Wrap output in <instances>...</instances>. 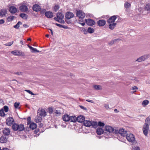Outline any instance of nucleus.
I'll use <instances>...</instances> for the list:
<instances>
[{
	"label": "nucleus",
	"instance_id": "obj_39",
	"mask_svg": "<svg viewBox=\"0 0 150 150\" xmlns=\"http://www.w3.org/2000/svg\"><path fill=\"white\" fill-rule=\"evenodd\" d=\"M144 8L145 10L150 11V4H147L146 5Z\"/></svg>",
	"mask_w": 150,
	"mask_h": 150
},
{
	"label": "nucleus",
	"instance_id": "obj_56",
	"mask_svg": "<svg viewBox=\"0 0 150 150\" xmlns=\"http://www.w3.org/2000/svg\"><path fill=\"white\" fill-rule=\"evenodd\" d=\"M104 106L107 109L109 108V105L108 104H105L104 105Z\"/></svg>",
	"mask_w": 150,
	"mask_h": 150
},
{
	"label": "nucleus",
	"instance_id": "obj_20",
	"mask_svg": "<svg viewBox=\"0 0 150 150\" xmlns=\"http://www.w3.org/2000/svg\"><path fill=\"white\" fill-rule=\"evenodd\" d=\"M97 134L98 135H101L104 133H105V130H103V129L101 128H98L96 130Z\"/></svg>",
	"mask_w": 150,
	"mask_h": 150
},
{
	"label": "nucleus",
	"instance_id": "obj_13",
	"mask_svg": "<svg viewBox=\"0 0 150 150\" xmlns=\"http://www.w3.org/2000/svg\"><path fill=\"white\" fill-rule=\"evenodd\" d=\"M97 24L99 26H103L106 24V21L104 20H100L97 21Z\"/></svg>",
	"mask_w": 150,
	"mask_h": 150
},
{
	"label": "nucleus",
	"instance_id": "obj_2",
	"mask_svg": "<svg viewBox=\"0 0 150 150\" xmlns=\"http://www.w3.org/2000/svg\"><path fill=\"white\" fill-rule=\"evenodd\" d=\"M114 133H115V134H120L121 136L124 137L126 135L127 132L123 129H120L119 130H118V129H115Z\"/></svg>",
	"mask_w": 150,
	"mask_h": 150
},
{
	"label": "nucleus",
	"instance_id": "obj_19",
	"mask_svg": "<svg viewBox=\"0 0 150 150\" xmlns=\"http://www.w3.org/2000/svg\"><path fill=\"white\" fill-rule=\"evenodd\" d=\"M11 53L14 55L17 56L23 55L22 54L23 53L20 51L16 50L11 52Z\"/></svg>",
	"mask_w": 150,
	"mask_h": 150
},
{
	"label": "nucleus",
	"instance_id": "obj_12",
	"mask_svg": "<svg viewBox=\"0 0 150 150\" xmlns=\"http://www.w3.org/2000/svg\"><path fill=\"white\" fill-rule=\"evenodd\" d=\"M9 11L11 13L14 14L17 12V9L15 6H12L9 7Z\"/></svg>",
	"mask_w": 150,
	"mask_h": 150
},
{
	"label": "nucleus",
	"instance_id": "obj_8",
	"mask_svg": "<svg viewBox=\"0 0 150 150\" xmlns=\"http://www.w3.org/2000/svg\"><path fill=\"white\" fill-rule=\"evenodd\" d=\"M85 21L87 24L89 26H92L96 23L95 21L91 19H85Z\"/></svg>",
	"mask_w": 150,
	"mask_h": 150
},
{
	"label": "nucleus",
	"instance_id": "obj_41",
	"mask_svg": "<svg viewBox=\"0 0 150 150\" xmlns=\"http://www.w3.org/2000/svg\"><path fill=\"white\" fill-rule=\"evenodd\" d=\"M145 123L150 125V115L147 117L145 120Z\"/></svg>",
	"mask_w": 150,
	"mask_h": 150
},
{
	"label": "nucleus",
	"instance_id": "obj_16",
	"mask_svg": "<svg viewBox=\"0 0 150 150\" xmlns=\"http://www.w3.org/2000/svg\"><path fill=\"white\" fill-rule=\"evenodd\" d=\"M77 121L79 122H84L85 120V118L84 117L81 116V115H80L79 116L77 117Z\"/></svg>",
	"mask_w": 150,
	"mask_h": 150
},
{
	"label": "nucleus",
	"instance_id": "obj_14",
	"mask_svg": "<svg viewBox=\"0 0 150 150\" xmlns=\"http://www.w3.org/2000/svg\"><path fill=\"white\" fill-rule=\"evenodd\" d=\"M33 9L35 11H40V6L38 4H34L33 6Z\"/></svg>",
	"mask_w": 150,
	"mask_h": 150
},
{
	"label": "nucleus",
	"instance_id": "obj_63",
	"mask_svg": "<svg viewBox=\"0 0 150 150\" xmlns=\"http://www.w3.org/2000/svg\"><path fill=\"white\" fill-rule=\"evenodd\" d=\"M39 127L41 128L43 126V124L42 123H40L38 125Z\"/></svg>",
	"mask_w": 150,
	"mask_h": 150
},
{
	"label": "nucleus",
	"instance_id": "obj_30",
	"mask_svg": "<svg viewBox=\"0 0 150 150\" xmlns=\"http://www.w3.org/2000/svg\"><path fill=\"white\" fill-rule=\"evenodd\" d=\"M18 124L14 123L13 124L12 128L13 129L14 131H17L18 130Z\"/></svg>",
	"mask_w": 150,
	"mask_h": 150
},
{
	"label": "nucleus",
	"instance_id": "obj_18",
	"mask_svg": "<svg viewBox=\"0 0 150 150\" xmlns=\"http://www.w3.org/2000/svg\"><path fill=\"white\" fill-rule=\"evenodd\" d=\"M3 133L5 136H8L10 133V131L9 128H5L3 130Z\"/></svg>",
	"mask_w": 150,
	"mask_h": 150
},
{
	"label": "nucleus",
	"instance_id": "obj_58",
	"mask_svg": "<svg viewBox=\"0 0 150 150\" xmlns=\"http://www.w3.org/2000/svg\"><path fill=\"white\" fill-rule=\"evenodd\" d=\"M54 19L56 21H57V22H59V20H60L59 19V18L58 17V16H56V17H55L54 18Z\"/></svg>",
	"mask_w": 150,
	"mask_h": 150
},
{
	"label": "nucleus",
	"instance_id": "obj_25",
	"mask_svg": "<svg viewBox=\"0 0 150 150\" xmlns=\"http://www.w3.org/2000/svg\"><path fill=\"white\" fill-rule=\"evenodd\" d=\"M56 16H58L59 20L63 19L64 18V15L62 13L58 12L56 14Z\"/></svg>",
	"mask_w": 150,
	"mask_h": 150
},
{
	"label": "nucleus",
	"instance_id": "obj_27",
	"mask_svg": "<svg viewBox=\"0 0 150 150\" xmlns=\"http://www.w3.org/2000/svg\"><path fill=\"white\" fill-rule=\"evenodd\" d=\"M37 127V125L34 122H32L30 124V128L32 129H35Z\"/></svg>",
	"mask_w": 150,
	"mask_h": 150
},
{
	"label": "nucleus",
	"instance_id": "obj_1",
	"mask_svg": "<svg viewBox=\"0 0 150 150\" xmlns=\"http://www.w3.org/2000/svg\"><path fill=\"white\" fill-rule=\"evenodd\" d=\"M76 15V17H78L80 19L79 21H82L81 20L85 17V13L81 10L77 11Z\"/></svg>",
	"mask_w": 150,
	"mask_h": 150
},
{
	"label": "nucleus",
	"instance_id": "obj_36",
	"mask_svg": "<svg viewBox=\"0 0 150 150\" xmlns=\"http://www.w3.org/2000/svg\"><path fill=\"white\" fill-rule=\"evenodd\" d=\"M91 126H92V127L94 128H96L98 126L97 122H91Z\"/></svg>",
	"mask_w": 150,
	"mask_h": 150
},
{
	"label": "nucleus",
	"instance_id": "obj_33",
	"mask_svg": "<svg viewBox=\"0 0 150 150\" xmlns=\"http://www.w3.org/2000/svg\"><path fill=\"white\" fill-rule=\"evenodd\" d=\"M42 120V117L38 116V115L36 117L35 120L36 122H41Z\"/></svg>",
	"mask_w": 150,
	"mask_h": 150
},
{
	"label": "nucleus",
	"instance_id": "obj_47",
	"mask_svg": "<svg viewBox=\"0 0 150 150\" xmlns=\"http://www.w3.org/2000/svg\"><path fill=\"white\" fill-rule=\"evenodd\" d=\"M70 19L65 18V22L68 24H69L72 23V21Z\"/></svg>",
	"mask_w": 150,
	"mask_h": 150
},
{
	"label": "nucleus",
	"instance_id": "obj_40",
	"mask_svg": "<svg viewBox=\"0 0 150 150\" xmlns=\"http://www.w3.org/2000/svg\"><path fill=\"white\" fill-rule=\"evenodd\" d=\"M94 30L93 28L89 27L88 28L87 31L90 33H92L94 32Z\"/></svg>",
	"mask_w": 150,
	"mask_h": 150
},
{
	"label": "nucleus",
	"instance_id": "obj_10",
	"mask_svg": "<svg viewBox=\"0 0 150 150\" xmlns=\"http://www.w3.org/2000/svg\"><path fill=\"white\" fill-rule=\"evenodd\" d=\"M117 18L116 15H114L111 16L108 20L107 22L109 23H114L116 19Z\"/></svg>",
	"mask_w": 150,
	"mask_h": 150
},
{
	"label": "nucleus",
	"instance_id": "obj_15",
	"mask_svg": "<svg viewBox=\"0 0 150 150\" xmlns=\"http://www.w3.org/2000/svg\"><path fill=\"white\" fill-rule=\"evenodd\" d=\"M20 10L22 12H26L28 11V8L25 5H22L20 6Z\"/></svg>",
	"mask_w": 150,
	"mask_h": 150
},
{
	"label": "nucleus",
	"instance_id": "obj_4",
	"mask_svg": "<svg viewBox=\"0 0 150 150\" xmlns=\"http://www.w3.org/2000/svg\"><path fill=\"white\" fill-rule=\"evenodd\" d=\"M126 137L127 140L131 142H133L135 140V137L134 135L132 134H126Z\"/></svg>",
	"mask_w": 150,
	"mask_h": 150
},
{
	"label": "nucleus",
	"instance_id": "obj_45",
	"mask_svg": "<svg viewBox=\"0 0 150 150\" xmlns=\"http://www.w3.org/2000/svg\"><path fill=\"white\" fill-rule=\"evenodd\" d=\"M53 109L51 107H49L48 108V112L50 114H51L53 113Z\"/></svg>",
	"mask_w": 150,
	"mask_h": 150
},
{
	"label": "nucleus",
	"instance_id": "obj_32",
	"mask_svg": "<svg viewBox=\"0 0 150 150\" xmlns=\"http://www.w3.org/2000/svg\"><path fill=\"white\" fill-rule=\"evenodd\" d=\"M20 16L22 18L25 20L27 19L28 18V15L25 13H21L20 14Z\"/></svg>",
	"mask_w": 150,
	"mask_h": 150
},
{
	"label": "nucleus",
	"instance_id": "obj_7",
	"mask_svg": "<svg viewBox=\"0 0 150 150\" xmlns=\"http://www.w3.org/2000/svg\"><path fill=\"white\" fill-rule=\"evenodd\" d=\"M149 56L150 55L149 54H144V55L138 58L136 61L138 62L144 61L145 60L149 58Z\"/></svg>",
	"mask_w": 150,
	"mask_h": 150
},
{
	"label": "nucleus",
	"instance_id": "obj_6",
	"mask_svg": "<svg viewBox=\"0 0 150 150\" xmlns=\"http://www.w3.org/2000/svg\"><path fill=\"white\" fill-rule=\"evenodd\" d=\"M37 114L40 117H44L46 115V112L44 109H39L38 110Z\"/></svg>",
	"mask_w": 150,
	"mask_h": 150
},
{
	"label": "nucleus",
	"instance_id": "obj_9",
	"mask_svg": "<svg viewBox=\"0 0 150 150\" xmlns=\"http://www.w3.org/2000/svg\"><path fill=\"white\" fill-rule=\"evenodd\" d=\"M14 122V120L12 117H10L7 118L6 120V124L8 126H11Z\"/></svg>",
	"mask_w": 150,
	"mask_h": 150
},
{
	"label": "nucleus",
	"instance_id": "obj_21",
	"mask_svg": "<svg viewBox=\"0 0 150 150\" xmlns=\"http://www.w3.org/2000/svg\"><path fill=\"white\" fill-rule=\"evenodd\" d=\"M70 116L67 114L63 116L62 119L65 122H68L70 120Z\"/></svg>",
	"mask_w": 150,
	"mask_h": 150
},
{
	"label": "nucleus",
	"instance_id": "obj_17",
	"mask_svg": "<svg viewBox=\"0 0 150 150\" xmlns=\"http://www.w3.org/2000/svg\"><path fill=\"white\" fill-rule=\"evenodd\" d=\"M45 15L48 18H51L53 16V13L50 11H46L45 13Z\"/></svg>",
	"mask_w": 150,
	"mask_h": 150
},
{
	"label": "nucleus",
	"instance_id": "obj_35",
	"mask_svg": "<svg viewBox=\"0 0 150 150\" xmlns=\"http://www.w3.org/2000/svg\"><path fill=\"white\" fill-rule=\"evenodd\" d=\"M22 23L20 21H18L17 23L13 26V27L16 29H18L20 27V25H22Z\"/></svg>",
	"mask_w": 150,
	"mask_h": 150
},
{
	"label": "nucleus",
	"instance_id": "obj_23",
	"mask_svg": "<svg viewBox=\"0 0 150 150\" xmlns=\"http://www.w3.org/2000/svg\"><path fill=\"white\" fill-rule=\"evenodd\" d=\"M83 123L84 125L87 127H90L91 126V122L89 120H85Z\"/></svg>",
	"mask_w": 150,
	"mask_h": 150
},
{
	"label": "nucleus",
	"instance_id": "obj_60",
	"mask_svg": "<svg viewBox=\"0 0 150 150\" xmlns=\"http://www.w3.org/2000/svg\"><path fill=\"white\" fill-rule=\"evenodd\" d=\"M79 107L81 109H83L84 110H87L86 108L83 107V106L82 105H79Z\"/></svg>",
	"mask_w": 150,
	"mask_h": 150
},
{
	"label": "nucleus",
	"instance_id": "obj_24",
	"mask_svg": "<svg viewBox=\"0 0 150 150\" xmlns=\"http://www.w3.org/2000/svg\"><path fill=\"white\" fill-rule=\"evenodd\" d=\"M7 140V139L5 137L2 136L0 138V142L1 143H6Z\"/></svg>",
	"mask_w": 150,
	"mask_h": 150
},
{
	"label": "nucleus",
	"instance_id": "obj_34",
	"mask_svg": "<svg viewBox=\"0 0 150 150\" xmlns=\"http://www.w3.org/2000/svg\"><path fill=\"white\" fill-rule=\"evenodd\" d=\"M55 24L56 25L59 27H60V28H64V29H67L68 28V27L67 26H66V25H61V24H58L57 23H56Z\"/></svg>",
	"mask_w": 150,
	"mask_h": 150
},
{
	"label": "nucleus",
	"instance_id": "obj_31",
	"mask_svg": "<svg viewBox=\"0 0 150 150\" xmlns=\"http://www.w3.org/2000/svg\"><path fill=\"white\" fill-rule=\"evenodd\" d=\"M18 130L19 131H22L24 130V126L23 124L18 125Z\"/></svg>",
	"mask_w": 150,
	"mask_h": 150
},
{
	"label": "nucleus",
	"instance_id": "obj_22",
	"mask_svg": "<svg viewBox=\"0 0 150 150\" xmlns=\"http://www.w3.org/2000/svg\"><path fill=\"white\" fill-rule=\"evenodd\" d=\"M7 11L6 9H2L1 10L0 12V14L1 16V17L5 16L7 14Z\"/></svg>",
	"mask_w": 150,
	"mask_h": 150
},
{
	"label": "nucleus",
	"instance_id": "obj_5",
	"mask_svg": "<svg viewBox=\"0 0 150 150\" xmlns=\"http://www.w3.org/2000/svg\"><path fill=\"white\" fill-rule=\"evenodd\" d=\"M115 130L112 127L110 126H106L105 127V133L108 134V133L113 132L115 133L114 132Z\"/></svg>",
	"mask_w": 150,
	"mask_h": 150
},
{
	"label": "nucleus",
	"instance_id": "obj_55",
	"mask_svg": "<svg viewBox=\"0 0 150 150\" xmlns=\"http://www.w3.org/2000/svg\"><path fill=\"white\" fill-rule=\"evenodd\" d=\"M25 91L27 92L28 93L31 94V95H34V94L32 91L29 90H25Z\"/></svg>",
	"mask_w": 150,
	"mask_h": 150
},
{
	"label": "nucleus",
	"instance_id": "obj_26",
	"mask_svg": "<svg viewBox=\"0 0 150 150\" xmlns=\"http://www.w3.org/2000/svg\"><path fill=\"white\" fill-rule=\"evenodd\" d=\"M117 24L116 23H110L109 25V28L111 30H113L116 26Z\"/></svg>",
	"mask_w": 150,
	"mask_h": 150
},
{
	"label": "nucleus",
	"instance_id": "obj_62",
	"mask_svg": "<svg viewBox=\"0 0 150 150\" xmlns=\"http://www.w3.org/2000/svg\"><path fill=\"white\" fill-rule=\"evenodd\" d=\"M39 131V129H36L34 131V132L35 134H37Z\"/></svg>",
	"mask_w": 150,
	"mask_h": 150
},
{
	"label": "nucleus",
	"instance_id": "obj_49",
	"mask_svg": "<svg viewBox=\"0 0 150 150\" xmlns=\"http://www.w3.org/2000/svg\"><path fill=\"white\" fill-rule=\"evenodd\" d=\"M31 51L33 53L35 52H40L39 50H37L36 49L34 48H33L32 50H31Z\"/></svg>",
	"mask_w": 150,
	"mask_h": 150
},
{
	"label": "nucleus",
	"instance_id": "obj_42",
	"mask_svg": "<svg viewBox=\"0 0 150 150\" xmlns=\"http://www.w3.org/2000/svg\"><path fill=\"white\" fill-rule=\"evenodd\" d=\"M149 101L148 100H145L142 103V105L143 106L145 107L148 104Z\"/></svg>",
	"mask_w": 150,
	"mask_h": 150
},
{
	"label": "nucleus",
	"instance_id": "obj_57",
	"mask_svg": "<svg viewBox=\"0 0 150 150\" xmlns=\"http://www.w3.org/2000/svg\"><path fill=\"white\" fill-rule=\"evenodd\" d=\"M14 74H17L18 75H22V73L20 72H14L13 73Z\"/></svg>",
	"mask_w": 150,
	"mask_h": 150
},
{
	"label": "nucleus",
	"instance_id": "obj_44",
	"mask_svg": "<svg viewBox=\"0 0 150 150\" xmlns=\"http://www.w3.org/2000/svg\"><path fill=\"white\" fill-rule=\"evenodd\" d=\"M20 103H19L15 102L14 103V106L15 108H19V106L20 105Z\"/></svg>",
	"mask_w": 150,
	"mask_h": 150
},
{
	"label": "nucleus",
	"instance_id": "obj_52",
	"mask_svg": "<svg viewBox=\"0 0 150 150\" xmlns=\"http://www.w3.org/2000/svg\"><path fill=\"white\" fill-rule=\"evenodd\" d=\"M98 125L100 127H103L105 125V124L104 123L100 121L98 122Z\"/></svg>",
	"mask_w": 150,
	"mask_h": 150
},
{
	"label": "nucleus",
	"instance_id": "obj_28",
	"mask_svg": "<svg viewBox=\"0 0 150 150\" xmlns=\"http://www.w3.org/2000/svg\"><path fill=\"white\" fill-rule=\"evenodd\" d=\"M70 118L69 121L71 122H75L77 121V117L75 116H70Z\"/></svg>",
	"mask_w": 150,
	"mask_h": 150
},
{
	"label": "nucleus",
	"instance_id": "obj_46",
	"mask_svg": "<svg viewBox=\"0 0 150 150\" xmlns=\"http://www.w3.org/2000/svg\"><path fill=\"white\" fill-rule=\"evenodd\" d=\"M59 6L58 5H55L54 8V11H57L59 9Z\"/></svg>",
	"mask_w": 150,
	"mask_h": 150
},
{
	"label": "nucleus",
	"instance_id": "obj_50",
	"mask_svg": "<svg viewBox=\"0 0 150 150\" xmlns=\"http://www.w3.org/2000/svg\"><path fill=\"white\" fill-rule=\"evenodd\" d=\"M4 110L5 112H7L8 110V106L5 105L4 107Z\"/></svg>",
	"mask_w": 150,
	"mask_h": 150
},
{
	"label": "nucleus",
	"instance_id": "obj_29",
	"mask_svg": "<svg viewBox=\"0 0 150 150\" xmlns=\"http://www.w3.org/2000/svg\"><path fill=\"white\" fill-rule=\"evenodd\" d=\"M54 114L56 116H59L61 114V111L59 110H56L54 111Z\"/></svg>",
	"mask_w": 150,
	"mask_h": 150
},
{
	"label": "nucleus",
	"instance_id": "obj_11",
	"mask_svg": "<svg viewBox=\"0 0 150 150\" xmlns=\"http://www.w3.org/2000/svg\"><path fill=\"white\" fill-rule=\"evenodd\" d=\"M74 17V14L73 13L70 12H67L65 15V17L66 18L71 19Z\"/></svg>",
	"mask_w": 150,
	"mask_h": 150
},
{
	"label": "nucleus",
	"instance_id": "obj_38",
	"mask_svg": "<svg viewBox=\"0 0 150 150\" xmlns=\"http://www.w3.org/2000/svg\"><path fill=\"white\" fill-rule=\"evenodd\" d=\"M15 16H8L7 18V20L8 22H10L12 21L14 19Z\"/></svg>",
	"mask_w": 150,
	"mask_h": 150
},
{
	"label": "nucleus",
	"instance_id": "obj_48",
	"mask_svg": "<svg viewBox=\"0 0 150 150\" xmlns=\"http://www.w3.org/2000/svg\"><path fill=\"white\" fill-rule=\"evenodd\" d=\"M120 40V39H119V38L115 39L114 40H113L111 41L109 43V44L110 45H112L113 44H114V42H115L116 41H117V40Z\"/></svg>",
	"mask_w": 150,
	"mask_h": 150
},
{
	"label": "nucleus",
	"instance_id": "obj_43",
	"mask_svg": "<svg viewBox=\"0 0 150 150\" xmlns=\"http://www.w3.org/2000/svg\"><path fill=\"white\" fill-rule=\"evenodd\" d=\"M5 114L4 111L3 109H1L0 110V116L1 117L4 116Z\"/></svg>",
	"mask_w": 150,
	"mask_h": 150
},
{
	"label": "nucleus",
	"instance_id": "obj_53",
	"mask_svg": "<svg viewBox=\"0 0 150 150\" xmlns=\"http://www.w3.org/2000/svg\"><path fill=\"white\" fill-rule=\"evenodd\" d=\"M130 5V4L128 2H126L124 5V6L125 8H128Z\"/></svg>",
	"mask_w": 150,
	"mask_h": 150
},
{
	"label": "nucleus",
	"instance_id": "obj_3",
	"mask_svg": "<svg viewBox=\"0 0 150 150\" xmlns=\"http://www.w3.org/2000/svg\"><path fill=\"white\" fill-rule=\"evenodd\" d=\"M149 126L148 124H147L146 123H145L143 126L142 128V130L144 134L146 136L148 133L149 130Z\"/></svg>",
	"mask_w": 150,
	"mask_h": 150
},
{
	"label": "nucleus",
	"instance_id": "obj_51",
	"mask_svg": "<svg viewBox=\"0 0 150 150\" xmlns=\"http://www.w3.org/2000/svg\"><path fill=\"white\" fill-rule=\"evenodd\" d=\"M13 43V41L11 42H7L5 44V45L6 46H10L12 45Z\"/></svg>",
	"mask_w": 150,
	"mask_h": 150
},
{
	"label": "nucleus",
	"instance_id": "obj_54",
	"mask_svg": "<svg viewBox=\"0 0 150 150\" xmlns=\"http://www.w3.org/2000/svg\"><path fill=\"white\" fill-rule=\"evenodd\" d=\"M31 118L30 117H28L27 118V121H28V125H29L31 123Z\"/></svg>",
	"mask_w": 150,
	"mask_h": 150
},
{
	"label": "nucleus",
	"instance_id": "obj_37",
	"mask_svg": "<svg viewBox=\"0 0 150 150\" xmlns=\"http://www.w3.org/2000/svg\"><path fill=\"white\" fill-rule=\"evenodd\" d=\"M93 87L96 90H100L102 89L101 86L99 85H94Z\"/></svg>",
	"mask_w": 150,
	"mask_h": 150
},
{
	"label": "nucleus",
	"instance_id": "obj_59",
	"mask_svg": "<svg viewBox=\"0 0 150 150\" xmlns=\"http://www.w3.org/2000/svg\"><path fill=\"white\" fill-rule=\"evenodd\" d=\"M83 31L84 32V33L85 34H87L88 31L86 30L85 28H83L82 29Z\"/></svg>",
	"mask_w": 150,
	"mask_h": 150
},
{
	"label": "nucleus",
	"instance_id": "obj_64",
	"mask_svg": "<svg viewBox=\"0 0 150 150\" xmlns=\"http://www.w3.org/2000/svg\"><path fill=\"white\" fill-rule=\"evenodd\" d=\"M45 9H44L43 10H42L40 11V12L41 14H44L45 13Z\"/></svg>",
	"mask_w": 150,
	"mask_h": 150
},
{
	"label": "nucleus",
	"instance_id": "obj_61",
	"mask_svg": "<svg viewBox=\"0 0 150 150\" xmlns=\"http://www.w3.org/2000/svg\"><path fill=\"white\" fill-rule=\"evenodd\" d=\"M59 23H65V21L64 20H60L59 21V22H58Z\"/></svg>",
	"mask_w": 150,
	"mask_h": 150
}]
</instances>
